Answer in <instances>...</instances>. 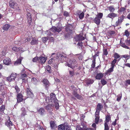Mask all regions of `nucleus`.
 Instances as JSON below:
<instances>
[{
	"instance_id": "c03bdc74",
	"label": "nucleus",
	"mask_w": 130,
	"mask_h": 130,
	"mask_svg": "<svg viewBox=\"0 0 130 130\" xmlns=\"http://www.w3.org/2000/svg\"><path fill=\"white\" fill-rule=\"evenodd\" d=\"M122 94H120L117 96V100L118 101H119L120 100L122 97Z\"/></svg>"
},
{
	"instance_id": "6e6d98bb",
	"label": "nucleus",
	"mask_w": 130,
	"mask_h": 130,
	"mask_svg": "<svg viewBox=\"0 0 130 130\" xmlns=\"http://www.w3.org/2000/svg\"><path fill=\"white\" fill-rule=\"evenodd\" d=\"M64 15L66 16H68L69 15V14L68 12L64 11Z\"/></svg>"
},
{
	"instance_id": "c756f323",
	"label": "nucleus",
	"mask_w": 130,
	"mask_h": 130,
	"mask_svg": "<svg viewBox=\"0 0 130 130\" xmlns=\"http://www.w3.org/2000/svg\"><path fill=\"white\" fill-rule=\"evenodd\" d=\"M52 105L51 104H48L47 106L46 107V109L48 111H49V110H51V109L52 107Z\"/></svg>"
},
{
	"instance_id": "dca6fc26",
	"label": "nucleus",
	"mask_w": 130,
	"mask_h": 130,
	"mask_svg": "<svg viewBox=\"0 0 130 130\" xmlns=\"http://www.w3.org/2000/svg\"><path fill=\"white\" fill-rule=\"evenodd\" d=\"M5 65H9L11 63V60L9 58H7L3 61Z\"/></svg>"
},
{
	"instance_id": "4be33fe9",
	"label": "nucleus",
	"mask_w": 130,
	"mask_h": 130,
	"mask_svg": "<svg viewBox=\"0 0 130 130\" xmlns=\"http://www.w3.org/2000/svg\"><path fill=\"white\" fill-rule=\"evenodd\" d=\"M43 83L44 86L46 87H47L49 86V83L47 79H44L43 80Z\"/></svg>"
},
{
	"instance_id": "0eeeda50",
	"label": "nucleus",
	"mask_w": 130,
	"mask_h": 130,
	"mask_svg": "<svg viewBox=\"0 0 130 130\" xmlns=\"http://www.w3.org/2000/svg\"><path fill=\"white\" fill-rule=\"evenodd\" d=\"M20 74V77L22 78L23 81L24 82L25 79L23 78L27 76V73L25 71V70L24 69L21 70Z\"/></svg>"
},
{
	"instance_id": "774afa93",
	"label": "nucleus",
	"mask_w": 130,
	"mask_h": 130,
	"mask_svg": "<svg viewBox=\"0 0 130 130\" xmlns=\"http://www.w3.org/2000/svg\"><path fill=\"white\" fill-rule=\"evenodd\" d=\"M95 130V129H93L91 128H86V130Z\"/></svg>"
},
{
	"instance_id": "aec40b11",
	"label": "nucleus",
	"mask_w": 130,
	"mask_h": 130,
	"mask_svg": "<svg viewBox=\"0 0 130 130\" xmlns=\"http://www.w3.org/2000/svg\"><path fill=\"white\" fill-rule=\"evenodd\" d=\"M94 21L98 25L100 24V18L96 17L94 20Z\"/></svg>"
},
{
	"instance_id": "603ef678",
	"label": "nucleus",
	"mask_w": 130,
	"mask_h": 130,
	"mask_svg": "<svg viewBox=\"0 0 130 130\" xmlns=\"http://www.w3.org/2000/svg\"><path fill=\"white\" fill-rule=\"evenodd\" d=\"M12 50L16 52H18L20 51L19 49L16 47H13L12 48Z\"/></svg>"
},
{
	"instance_id": "de8ad7c7",
	"label": "nucleus",
	"mask_w": 130,
	"mask_h": 130,
	"mask_svg": "<svg viewBox=\"0 0 130 130\" xmlns=\"http://www.w3.org/2000/svg\"><path fill=\"white\" fill-rule=\"evenodd\" d=\"M39 58V57H36L33 59L32 61L33 62H35L38 61V62Z\"/></svg>"
},
{
	"instance_id": "2f4dec72",
	"label": "nucleus",
	"mask_w": 130,
	"mask_h": 130,
	"mask_svg": "<svg viewBox=\"0 0 130 130\" xmlns=\"http://www.w3.org/2000/svg\"><path fill=\"white\" fill-rule=\"evenodd\" d=\"M9 27L10 26L9 25L7 24H6L3 26V29L5 30H7Z\"/></svg>"
},
{
	"instance_id": "37998d69",
	"label": "nucleus",
	"mask_w": 130,
	"mask_h": 130,
	"mask_svg": "<svg viewBox=\"0 0 130 130\" xmlns=\"http://www.w3.org/2000/svg\"><path fill=\"white\" fill-rule=\"evenodd\" d=\"M45 69L49 73H51V67L48 65H47Z\"/></svg>"
},
{
	"instance_id": "4d7b16f0",
	"label": "nucleus",
	"mask_w": 130,
	"mask_h": 130,
	"mask_svg": "<svg viewBox=\"0 0 130 130\" xmlns=\"http://www.w3.org/2000/svg\"><path fill=\"white\" fill-rule=\"evenodd\" d=\"M93 82V81L92 80H90L89 81L87 82L88 84H92Z\"/></svg>"
},
{
	"instance_id": "5fc2aeb1",
	"label": "nucleus",
	"mask_w": 130,
	"mask_h": 130,
	"mask_svg": "<svg viewBox=\"0 0 130 130\" xmlns=\"http://www.w3.org/2000/svg\"><path fill=\"white\" fill-rule=\"evenodd\" d=\"M108 52L106 49H104L103 50V54L106 55L108 54Z\"/></svg>"
},
{
	"instance_id": "5701e85b",
	"label": "nucleus",
	"mask_w": 130,
	"mask_h": 130,
	"mask_svg": "<svg viewBox=\"0 0 130 130\" xmlns=\"http://www.w3.org/2000/svg\"><path fill=\"white\" fill-rule=\"evenodd\" d=\"M113 69L114 67H111L106 71V74H110V73L113 71Z\"/></svg>"
},
{
	"instance_id": "9d476101",
	"label": "nucleus",
	"mask_w": 130,
	"mask_h": 130,
	"mask_svg": "<svg viewBox=\"0 0 130 130\" xmlns=\"http://www.w3.org/2000/svg\"><path fill=\"white\" fill-rule=\"evenodd\" d=\"M124 17L123 15H122L120 17H119L118 20L117 21L116 23V26L120 24L123 21V20Z\"/></svg>"
},
{
	"instance_id": "680f3d73",
	"label": "nucleus",
	"mask_w": 130,
	"mask_h": 130,
	"mask_svg": "<svg viewBox=\"0 0 130 130\" xmlns=\"http://www.w3.org/2000/svg\"><path fill=\"white\" fill-rule=\"evenodd\" d=\"M15 89L16 90V91L17 93H18L19 92L20 90L19 89L18 87L16 86L15 87Z\"/></svg>"
},
{
	"instance_id": "cd10ccee",
	"label": "nucleus",
	"mask_w": 130,
	"mask_h": 130,
	"mask_svg": "<svg viewBox=\"0 0 130 130\" xmlns=\"http://www.w3.org/2000/svg\"><path fill=\"white\" fill-rule=\"evenodd\" d=\"M31 81L35 85L37 84L38 82L37 79L34 77H32L31 78Z\"/></svg>"
},
{
	"instance_id": "4468645a",
	"label": "nucleus",
	"mask_w": 130,
	"mask_h": 130,
	"mask_svg": "<svg viewBox=\"0 0 130 130\" xmlns=\"http://www.w3.org/2000/svg\"><path fill=\"white\" fill-rule=\"evenodd\" d=\"M85 39L84 37L80 35H77L75 37V40L77 41L83 40Z\"/></svg>"
},
{
	"instance_id": "f3484780",
	"label": "nucleus",
	"mask_w": 130,
	"mask_h": 130,
	"mask_svg": "<svg viewBox=\"0 0 130 130\" xmlns=\"http://www.w3.org/2000/svg\"><path fill=\"white\" fill-rule=\"evenodd\" d=\"M117 16L118 15L117 14L114 13H112L109 14L108 15L107 17H108L113 19L115 17H117Z\"/></svg>"
},
{
	"instance_id": "2eb2a0df",
	"label": "nucleus",
	"mask_w": 130,
	"mask_h": 130,
	"mask_svg": "<svg viewBox=\"0 0 130 130\" xmlns=\"http://www.w3.org/2000/svg\"><path fill=\"white\" fill-rule=\"evenodd\" d=\"M27 95L28 98H32L34 97L33 94L31 92V90L29 88L27 89Z\"/></svg>"
},
{
	"instance_id": "09e8293b",
	"label": "nucleus",
	"mask_w": 130,
	"mask_h": 130,
	"mask_svg": "<svg viewBox=\"0 0 130 130\" xmlns=\"http://www.w3.org/2000/svg\"><path fill=\"white\" fill-rule=\"evenodd\" d=\"M45 100L46 101V102L47 103H48L49 102H50L51 101V99L50 97H47L46 98H45Z\"/></svg>"
},
{
	"instance_id": "72a5a7b5",
	"label": "nucleus",
	"mask_w": 130,
	"mask_h": 130,
	"mask_svg": "<svg viewBox=\"0 0 130 130\" xmlns=\"http://www.w3.org/2000/svg\"><path fill=\"white\" fill-rule=\"evenodd\" d=\"M110 120V118L109 116H107L106 117V120L105 121V123L108 122Z\"/></svg>"
},
{
	"instance_id": "f257e3e1",
	"label": "nucleus",
	"mask_w": 130,
	"mask_h": 130,
	"mask_svg": "<svg viewBox=\"0 0 130 130\" xmlns=\"http://www.w3.org/2000/svg\"><path fill=\"white\" fill-rule=\"evenodd\" d=\"M103 108V106L100 104H98L97 106L95 114V122L96 124L98 123L99 118V114L100 111Z\"/></svg>"
},
{
	"instance_id": "39448f33",
	"label": "nucleus",
	"mask_w": 130,
	"mask_h": 130,
	"mask_svg": "<svg viewBox=\"0 0 130 130\" xmlns=\"http://www.w3.org/2000/svg\"><path fill=\"white\" fill-rule=\"evenodd\" d=\"M17 75L15 73H12L10 76L7 78V80L10 82L13 81L15 80Z\"/></svg>"
},
{
	"instance_id": "338daca9",
	"label": "nucleus",
	"mask_w": 130,
	"mask_h": 130,
	"mask_svg": "<svg viewBox=\"0 0 130 130\" xmlns=\"http://www.w3.org/2000/svg\"><path fill=\"white\" fill-rule=\"evenodd\" d=\"M126 82L128 84H130V79H128L126 81Z\"/></svg>"
},
{
	"instance_id": "6e6552de",
	"label": "nucleus",
	"mask_w": 130,
	"mask_h": 130,
	"mask_svg": "<svg viewBox=\"0 0 130 130\" xmlns=\"http://www.w3.org/2000/svg\"><path fill=\"white\" fill-rule=\"evenodd\" d=\"M62 28L59 26L53 27L50 30L54 32H59L61 30Z\"/></svg>"
},
{
	"instance_id": "c85d7f7f",
	"label": "nucleus",
	"mask_w": 130,
	"mask_h": 130,
	"mask_svg": "<svg viewBox=\"0 0 130 130\" xmlns=\"http://www.w3.org/2000/svg\"><path fill=\"white\" fill-rule=\"evenodd\" d=\"M95 55L93 56V59L92 61V64L91 65L92 67L93 68L95 67Z\"/></svg>"
},
{
	"instance_id": "a211bd4d",
	"label": "nucleus",
	"mask_w": 130,
	"mask_h": 130,
	"mask_svg": "<svg viewBox=\"0 0 130 130\" xmlns=\"http://www.w3.org/2000/svg\"><path fill=\"white\" fill-rule=\"evenodd\" d=\"M17 101L18 102H20L22 101L23 100L22 99V96L21 93L18 94L17 96Z\"/></svg>"
},
{
	"instance_id": "393cba45",
	"label": "nucleus",
	"mask_w": 130,
	"mask_h": 130,
	"mask_svg": "<svg viewBox=\"0 0 130 130\" xmlns=\"http://www.w3.org/2000/svg\"><path fill=\"white\" fill-rule=\"evenodd\" d=\"M38 113L41 115H43L45 113V111L44 109L43 108H41L39 109L38 111Z\"/></svg>"
},
{
	"instance_id": "20e7f679",
	"label": "nucleus",
	"mask_w": 130,
	"mask_h": 130,
	"mask_svg": "<svg viewBox=\"0 0 130 130\" xmlns=\"http://www.w3.org/2000/svg\"><path fill=\"white\" fill-rule=\"evenodd\" d=\"M65 129L66 130H71L70 127L68 126L67 123H65L64 124L58 126V130H63Z\"/></svg>"
},
{
	"instance_id": "ddd939ff",
	"label": "nucleus",
	"mask_w": 130,
	"mask_h": 130,
	"mask_svg": "<svg viewBox=\"0 0 130 130\" xmlns=\"http://www.w3.org/2000/svg\"><path fill=\"white\" fill-rule=\"evenodd\" d=\"M50 126L52 129L54 130L57 127V126L56 124V122L54 121H51L50 122Z\"/></svg>"
},
{
	"instance_id": "b1692460",
	"label": "nucleus",
	"mask_w": 130,
	"mask_h": 130,
	"mask_svg": "<svg viewBox=\"0 0 130 130\" xmlns=\"http://www.w3.org/2000/svg\"><path fill=\"white\" fill-rule=\"evenodd\" d=\"M103 76V74L102 73L98 74L95 76V78L98 79H100Z\"/></svg>"
},
{
	"instance_id": "a878e982",
	"label": "nucleus",
	"mask_w": 130,
	"mask_h": 130,
	"mask_svg": "<svg viewBox=\"0 0 130 130\" xmlns=\"http://www.w3.org/2000/svg\"><path fill=\"white\" fill-rule=\"evenodd\" d=\"M21 110L22 111L21 115L22 116H24L26 115V112L25 111V108H24L23 107L21 109Z\"/></svg>"
},
{
	"instance_id": "473e14b6",
	"label": "nucleus",
	"mask_w": 130,
	"mask_h": 130,
	"mask_svg": "<svg viewBox=\"0 0 130 130\" xmlns=\"http://www.w3.org/2000/svg\"><path fill=\"white\" fill-rule=\"evenodd\" d=\"M108 8L109 11L111 12H113L115 10V9L114 8L113 6H111L108 7Z\"/></svg>"
},
{
	"instance_id": "1a4fd4ad",
	"label": "nucleus",
	"mask_w": 130,
	"mask_h": 130,
	"mask_svg": "<svg viewBox=\"0 0 130 130\" xmlns=\"http://www.w3.org/2000/svg\"><path fill=\"white\" fill-rule=\"evenodd\" d=\"M9 6L13 9H17L18 7L17 6V4L13 0H11L9 2Z\"/></svg>"
},
{
	"instance_id": "79ce46f5",
	"label": "nucleus",
	"mask_w": 130,
	"mask_h": 130,
	"mask_svg": "<svg viewBox=\"0 0 130 130\" xmlns=\"http://www.w3.org/2000/svg\"><path fill=\"white\" fill-rule=\"evenodd\" d=\"M115 34V32L113 31H111L108 32V35L110 36H111L112 35Z\"/></svg>"
},
{
	"instance_id": "58836bf2",
	"label": "nucleus",
	"mask_w": 130,
	"mask_h": 130,
	"mask_svg": "<svg viewBox=\"0 0 130 130\" xmlns=\"http://www.w3.org/2000/svg\"><path fill=\"white\" fill-rule=\"evenodd\" d=\"M114 57L115 58L114 59H116V60H117L120 57V56L117 53H115L114 54Z\"/></svg>"
},
{
	"instance_id": "8fccbe9b",
	"label": "nucleus",
	"mask_w": 130,
	"mask_h": 130,
	"mask_svg": "<svg viewBox=\"0 0 130 130\" xmlns=\"http://www.w3.org/2000/svg\"><path fill=\"white\" fill-rule=\"evenodd\" d=\"M105 130H108L109 127L107 123H105Z\"/></svg>"
},
{
	"instance_id": "ea45409f",
	"label": "nucleus",
	"mask_w": 130,
	"mask_h": 130,
	"mask_svg": "<svg viewBox=\"0 0 130 130\" xmlns=\"http://www.w3.org/2000/svg\"><path fill=\"white\" fill-rule=\"evenodd\" d=\"M5 109V106L4 105H2L0 107V112L4 111Z\"/></svg>"
},
{
	"instance_id": "3c124183",
	"label": "nucleus",
	"mask_w": 130,
	"mask_h": 130,
	"mask_svg": "<svg viewBox=\"0 0 130 130\" xmlns=\"http://www.w3.org/2000/svg\"><path fill=\"white\" fill-rule=\"evenodd\" d=\"M125 35L127 37H128L129 35V32L127 30H126L125 32Z\"/></svg>"
},
{
	"instance_id": "a19ab883",
	"label": "nucleus",
	"mask_w": 130,
	"mask_h": 130,
	"mask_svg": "<svg viewBox=\"0 0 130 130\" xmlns=\"http://www.w3.org/2000/svg\"><path fill=\"white\" fill-rule=\"evenodd\" d=\"M49 39V37H43L42 38V40L44 43L46 42Z\"/></svg>"
},
{
	"instance_id": "69168bd1",
	"label": "nucleus",
	"mask_w": 130,
	"mask_h": 130,
	"mask_svg": "<svg viewBox=\"0 0 130 130\" xmlns=\"http://www.w3.org/2000/svg\"><path fill=\"white\" fill-rule=\"evenodd\" d=\"M125 65L126 67H128L130 68V63H129L125 64Z\"/></svg>"
},
{
	"instance_id": "49530a36",
	"label": "nucleus",
	"mask_w": 130,
	"mask_h": 130,
	"mask_svg": "<svg viewBox=\"0 0 130 130\" xmlns=\"http://www.w3.org/2000/svg\"><path fill=\"white\" fill-rule=\"evenodd\" d=\"M103 15V13H100L98 14V15L96 16V17H97L99 18H100V19L102 18Z\"/></svg>"
},
{
	"instance_id": "a18cd8bd",
	"label": "nucleus",
	"mask_w": 130,
	"mask_h": 130,
	"mask_svg": "<svg viewBox=\"0 0 130 130\" xmlns=\"http://www.w3.org/2000/svg\"><path fill=\"white\" fill-rule=\"evenodd\" d=\"M84 13L83 12L80 14L79 15V17L80 19H82L84 18Z\"/></svg>"
},
{
	"instance_id": "bf43d9fd",
	"label": "nucleus",
	"mask_w": 130,
	"mask_h": 130,
	"mask_svg": "<svg viewBox=\"0 0 130 130\" xmlns=\"http://www.w3.org/2000/svg\"><path fill=\"white\" fill-rule=\"evenodd\" d=\"M27 19H28L29 18H31V14L30 13H28L27 14Z\"/></svg>"
},
{
	"instance_id": "423d86ee",
	"label": "nucleus",
	"mask_w": 130,
	"mask_h": 130,
	"mask_svg": "<svg viewBox=\"0 0 130 130\" xmlns=\"http://www.w3.org/2000/svg\"><path fill=\"white\" fill-rule=\"evenodd\" d=\"M56 59H58L59 60L61 61L62 59L66 60V57L64 56L62 54L60 53H58L57 54Z\"/></svg>"
},
{
	"instance_id": "0e129e2a",
	"label": "nucleus",
	"mask_w": 130,
	"mask_h": 130,
	"mask_svg": "<svg viewBox=\"0 0 130 130\" xmlns=\"http://www.w3.org/2000/svg\"><path fill=\"white\" fill-rule=\"evenodd\" d=\"M123 57L125 58H127L129 57V56L128 55H123L122 56Z\"/></svg>"
},
{
	"instance_id": "bb28decb",
	"label": "nucleus",
	"mask_w": 130,
	"mask_h": 130,
	"mask_svg": "<svg viewBox=\"0 0 130 130\" xmlns=\"http://www.w3.org/2000/svg\"><path fill=\"white\" fill-rule=\"evenodd\" d=\"M125 10L126 9L124 7H121L120 9L118 11V12L119 13H124Z\"/></svg>"
},
{
	"instance_id": "c9c22d12",
	"label": "nucleus",
	"mask_w": 130,
	"mask_h": 130,
	"mask_svg": "<svg viewBox=\"0 0 130 130\" xmlns=\"http://www.w3.org/2000/svg\"><path fill=\"white\" fill-rule=\"evenodd\" d=\"M120 45L122 47L126 48L128 49L129 47L126 46L124 43L120 42Z\"/></svg>"
},
{
	"instance_id": "4c0bfd02",
	"label": "nucleus",
	"mask_w": 130,
	"mask_h": 130,
	"mask_svg": "<svg viewBox=\"0 0 130 130\" xmlns=\"http://www.w3.org/2000/svg\"><path fill=\"white\" fill-rule=\"evenodd\" d=\"M37 40H32L31 42V43L32 45H35L37 44Z\"/></svg>"
},
{
	"instance_id": "f03ea898",
	"label": "nucleus",
	"mask_w": 130,
	"mask_h": 130,
	"mask_svg": "<svg viewBox=\"0 0 130 130\" xmlns=\"http://www.w3.org/2000/svg\"><path fill=\"white\" fill-rule=\"evenodd\" d=\"M50 98L51 99V102L54 104L53 105H55L56 109H58L59 107V104L57 102L58 100L56 98L55 94L53 93H51Z\"/></svg>"
},
{
	"instance_id": "6ab92c4d",
	"label": "nucleus",
	"mask_w": 130,
	"mask_h": 130,
	"mask_svg": "<svg viewBox=\"0 0 130 130\" xmlns=\"http://www.w3.org/2000/svg\"><path fill=\"white\" fill-rule=\"evenodd\" d=\"M22 59V58L21 57H20L19 59H18L14 62V65L15 66H17L19 64H21V60Z\"/></svg>"
},
{
	"instance_id": "e433bc0d",
	"label": "nucleus",
	"mask_w": 130,
	"mask_h": 130,
	"mask_svg": "<svg viewBox=\"0 0 130 130\" xmlns=\"http://www.w3.org/2000/svg\"><path fill=\"white\" fill-rule=\"evenodd\" d=\"M102 84L103 85H106L107 83V82L103 78L101 80Z\"/></svg>"
},
{
	"instance_id": "412c9836",
	"label": "nucleus",
	"mask_w": 130,
	"mask_h": 130,
	"mask_svg": "<svg viewBox=\"0 0 130 130\" xmlns=\"http://www.w3.org/2000/svg\"><path fill=\"white\" fill-rule=\"evenodd\" d=\"M5 125L8 127H10L11 126H12L13 124L11 121H10L9 119L6 122Z\"/></svg>"
},
{
	"instance_id": "052dcab7",
	"label": "nucleus",
	"mask_w": 130,
	"mask_h": 130,
	"mask_svg": "<svg viewBox=\"0 0 130 130\" xmlns=\"http://www.w3.org/2000/svg\"><path fill=\"white\" fill-rule=\"evenodd\" d=\"M27 19L28 20V23L30 24L31 23L32 21V19L31 18H29L28 19Z\"/></svg>"
},
{
	"instance_id": "f704fd0d",
	"label": "nucleus",
	"mask_w": 130,
	"mask_h": 130,
	"mask_svg": "<svg viewBox=\"0 0 130 130\" xmlns=\"http://www.w3.org/2000/svg\"><path fill=\"white\" fill-rule=\"evenodd\" d=\"M74 95L75 97H76L77 99H82V96H81L77 94H74Z\"/></svg>"
},
{
	"instance_id": "f8f14e48",
	"label": "nucleus",
	"mask_w": 130,
	"mask_h": 130,
	"mask_svg": "<svg viewBox=\"0 0 130 130\" xmlns=\"http://www.w3.org/2000/svg\"><path fill=\"white\" fill-rule=\"evenodd\" d=\"M46 59L44 57L41 56L39 57L38 60V62L41 64L44 63Z\"/></svg>"
},
{
	"instance_id": "e2e57ef3",
	"label": "nucleus",
	"mask_w": 130,
	"mask_h": 130,
	"mask_svg": "<svg viewBox=\"0 0 130 130\" xmlns=\"http://www.w3.org/2000/svg\"><path fill=\"white\" fill-rule=\"evenodd\" d=\"M116 119L115 121L112 123V125L114 126L116 125Z\"/></svg>"
},
{
	"instance_id": "7c9ffc66",
	"label": "nucleus",
	"mask_w": 130,
	"mask_h": 130,
	"mask_svg": "<svg viewBox=\"0 0 130 130\" xmlns=\"http://www.w3.org/2000/svg\"><path fill=\"white\" fill-rule=\"evenodd\" d=\"M117 60L116 59H114L111 62V67H114L115 66V64L116 63Z\"/></svg>"
},
{
	"instance_id": "7ed1b4c3",
	"label": "nucleus",
	"mask_w": 130,
	"mask_h": 130,
	"mask_svg": "<svg viewBox=\"0 0 130 130\" xmlns=\"http://www.w3.org/2000/svg\"><path fill=\"white\" fill-rule=\"evenodd\" d=\"M76 61L75 59H68L67 62L65 64L66 66L73 68L76 66Z\"/></svg>"
},
{
	"instance_id": "13d9d810",
	"label": "nucleus",
	"mask_w": 130,
	"mask_h": 130,
	"mask_svg": "<svg viewBox=\"0 0 130 130\" xmlns=\"http://www.w3.org/2000/svg\"><path fill=\"white\" fill-rule=\"evenodd\" d=\"M69 73L70 75L72 76H73L74 74V71H70Z\"/></svg>"
},
{
	"instance_id": "864d4df0",
	"label": "nucleus",
	"mask_w": 130,
	"mask_h": 130,
	"mask_svg": "<svg viewBox=\"0 0 130 130\" xmlns=\"http://www.w3.org/2000/svg\"><path fill=\"white\" fill-rule=\"evenodd\" d=\"M127 45H130V39H127L125 41Z\"/></svg>"
},
{
	"instance_id": "9b49d317",
	"label": "nucleus",
	"mask_w": 130,
	"mask_h": 130,
	"mask_svg": "<svg viewBox=\"0 0 130 130\" xmlns=\"http://www.w3.org/2000/svg\"><path fill=\"white\" fill-rule=\"evenodd\" d=\"M82 127L81 125L77 126L76 127V130H86V126L83 124V123L82 122L81 123Z\"/></svg>"
}]
</instances>
